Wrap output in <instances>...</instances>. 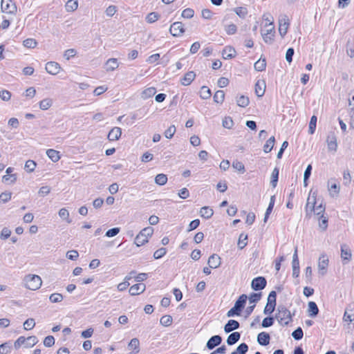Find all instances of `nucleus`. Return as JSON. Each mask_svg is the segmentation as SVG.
Returning <instances> with one entry per match:
<instances>
[{
    "instance_id": "obj_1",
    "label": "nucleus",
    "mask_w": 354,
    "mask_h": 354,
    "mask_svg": "<svg viewBox=\"0 0 354 354\" xmlns=\"http://www.w3.org/2000/svg\"><path fill=\"white\" fill-rule=\"evenodd\" d=\"M316 203V195L315 193H310L307 203L305 207V212L306 216H311L312 214H315L317 216H324V213L325 211V207L320 204L318 206H315Z\"/></svg>"
},
{
    "instance_id": "obj_2",
    "label": "nucleus",
    "mask_w": 354,
    "mask_h": 354,
    "mask_svg": "<svg viewBox=\"0 0 354 354\" xmlns=\"http://www.w3.org/2000/svg\"><path fill=\"white\" fill-rule=\"evenodd\" d=\"M24 286L30 290H37L42 285V280L39 275L28 274L23 279Z\"/></svg>"
},
{
    "instance_id": "obj_3",
    "label": "nucleus",
    "mask_w": 354,
    "mask_h": 354,
    "mask_svg": "<svg viewBox=\"0 0 354 354\" xmlns=\"http://www.w3.org/2000/svg\"><path fill=\"white\" fill-rule=\"evenodd\" d=\"M153 233V229L151 227H147L142 229L136 236L134 243L136 246L140 247L147 243L149 241V238Z\"/></svg>"
},
{
    "instance_id": "obj_4",
    "label": "nucleus",
    "mask_w": 354,
    "mask_h": 354,
    "mask_svg": "<svg viewBox=\"0 0 354 354\" xmlns=\"http://www.w3.org/2000/svg\"><path fill=\"white\" fill-rule=\"evenodd\" d=\"M276 319L281 325L285 326L292 321L290 312L284 306H279Z\"/></svg>"
},
{
    "instance_id": "obj_5",
    "label": "nucleus",
    "mask_w": 354,
    "mask_h": 354,
    "mask_svg": "<svg viewBox=\"0 0 354 354\" xmlns=\"http://www.w3.org/2000/svg\"><path fill=\"white\" fill-rule=\"evenodd\" d=\"M248 297L245 295H241L238 300L235 302V304L233 308H232L227 313V316L228 317H233L234 315H239L241 310L245 306Z\"/></svg>"
},
{
    "instance_id": "obj_6",
    "label": "nucleus",
    "mask_w": 354,
    "mask_h": 354,
    "mask_svg": "<svg viewBox=\"0 0 354 354\" xmlns=\"http://www.w3.org/2000/svg\"><path fill=\"white\" fill-rule=\"evenodd\" d=\"M37 342L38 339L35 336H30L27 338L21 336L15 342L14 347L15 349H19L21 346H24L26 348H30Z\"/></svg>"
},
{
    "instance_id": "obj_7",
    "label": "nucleus",
    "mask_w": 354,
    "mask_h": 354,
    "mask_svg": "<svg viewBox=\"0 0 354 354\" xmlns=\"http://www.w3.org/2000/svg\"><path fill=\"white\" fill-rule=\"evenodd\" d=\"M264 30L261 31V36L266 43L271 44L274 37V24H265Z\"/></svg>"
},
{
    "instance_id": "obj_8",
    "label": "nucleus",
    "mask_w": 354,
    "mask_h": 354,
    "mask_svg": "<svg viewBox=\"0 0 354 354\" xmlns=\"http://www.w3.org/2000/svg\"><path fill=\"white\" fill-rule=\"evenodd\" d=\"M1 9L3 12L9 15H15L17 8L12 0H1Z\"/></svg>"
},
{
    "instance_id": "obj_9",
    "label": "nucleus",
    "mask_w": 354,
    "mask_h": 354,
    "mask_svg": "<svg viewBox=\"0 0 354 354\" xmlns=\"http://www.w3.org/2000/svg\"><path fill=\"white\" fill-rule=\"evenodd\" d=\"M289 19L286 15H281L279 19V32L283 37L289 27Z\"/></svg>"
},
{
    "instance_id": "obj_10",
    "label": "nucleus",
    "mask_w": 354,
    "mask_h": 354,
    "mask_svg": "<svg viewBox=\"0 0 354 354\" xmlns=\"http://www.w3.org/2000/svg\"><path fill=\"white\" fill-rule=\"evenodd\" d=\"M326 143L328 149L333 153L337 151V137L334 132H330L326 138Z\"/></svg>"
},
{
    "instance_id": "obj_11",
    "label": "nucleus",
    "mask_w": 354,
    "mask_h": 354,
    "mask_svg": "<svg viewBox=\"0 0 354 354\" xmlns=\"http://www.w3.org/2000/svg\"><path fill=\"white\" fill-rule=\"evenodd\" d=\"M328 266V257L322 254L319 257V261H318V270L319 273L324 276L327 271V267Z\"/></svg>"
},
{
    "instance_id": "obj_12",
    "label": "nucleus",
    "mask_w": 354,
    "mask_h": 354,
    "mask_svg": "<svg viewBox=\"0 0 354 354\" xmlns=\"http://www.w3.org/2000/svg\"><path fill=\"white\" fill-rule=\"evenodd\" d=\"M45 69L50 75H56L62 70V67L57 62H48L46 64Z\"/></svg>"
},
{
    "instance_id": "obj_13",
    "label": "nucleus",
    "mask_w": 354,
    "mask_h": 354,
    "mask_svg": "<svg viewBox=\"0 0 354 354\" xmlns=\"http://www.w3.org/2000/svg\"><path fill=\"white\" fill-rule=\"evenodd\" d=\"M169 31L174 37H179L185 32L183 24L181 22L177 21L171 24Z\"/></svg>"
},
{
    "instance_id": "obj_14",
    "label": "nucleus",
    "mask_w": 354,
    "mask_h": 354,
    "mask_svg": "<svg viewBox=\"0 0 354 354\" xmlns=\"http://www.w3.org/2000/svg\"><path fill=\"white\" fill-rule=\"evenodd\" d=\"M328 189L331 197H337L339 192V186L335 180L330 179L328 181Z\"/></svg>"
},
{
    "instance_id": "obj_15",
    "label": "nucleus",
    "mask_w": 354,
    "mask_h": 354,
    "mask_svg": "<svg viewBox=\"0 0 354 354\" xmlns=\"http://www.w3.org/2000/svg\"><path fill=\"white\" fill-rule=\"evenodd\" d=\"M251 286L254 290H262L266 286V280L263 277H258L252 280Z\"/></svg>"
},
{
    "instance_id": "obj_16",
    "label": "nucleus",
    "mask_w": 354,
    "mask_h": 354,
    "mask_svg": "<svg viewBox=\"0 0 354 354\" xmlns=\"http://www.w3.org/2000/svg\"><path fill=\"white\" fill-rule=\"evenodd\" d=\"M344 321L348 323H351L354 320V305L349 304L344 312Z\"/></svg>"
},
{
    "instance_id": "obj_17",
    "label": "nucleus",
    "mask_w": 354,
    "mask_h": 354,
    "mask_svg": "<svg viewBox=\"0 0 354 354\" xmlns=\"http://www.w3.org/2000/svg\"><path fill=\"white\" fill-rule=\"evenodd\" d=\"M207 264L211 268H217L221 264V259L218 254H213L209 257Z\"/></svg>"
},
{
    "instance_id": "obj_18",
    "label": "nucleus",
    "mask_w": 354,
    "mask_h": 354,
    "mask_svg": "<svg viewBox=\"0 0 354 354\" xmlns=\"http://www.w3.org/2000/svg\"><path fill=\"white\" fill-rule=\"evenodd\" d=\"M146 289V286L144 283H136L133 285L129 288V293L131 295L135 296L142 293Z\"/></svg>"
},
{
    "instance_id": "obj_19",
    "label": "nucleus",
    "mask_w": 354,
    "mask_h": 354,
    "mask_svg": "<svg viewBox=\"0 0 354 354\" xmlns=\"http://www.w3.org/2000/svg\"><path fill=\"white\" fill-rule=\"evenodd\" d=\"M122 135V130L120 127H113L108 134V139L110 141L118 140Z\"/></svg>"
},
{
    "instance_id": "obj_20",
    "label": "nucleus",
    "mask_w": 354,
    "mask_h": 354,
    "mask_svg": "<svg viewBox=\"0 0 354 354\" xmlns=\"http://www.w3.org/2000/svg\"><path fill=\"white\" fill-rule=\"evenodd\" d=\"M119 66V63L116 58L109 59L104 65V68L107 72L113 71Z\"/></svg>"
},
{
    "instance_id": "obj_21",
    "label": "nucleus",
    "mask_w": 354,
    "mask_h": 354,
    "mask_svg": "<svg viewBox=\"0 0 354 354\" xmlns=\"http://www.w3.org/2000/svg\"><path fill=\"white\" fill-rule=\"evenodd\" d=\"M351 251L346 245H342L341 246V257L343 261H345V263H348L351 259Z\"/></svg>"
},
{
    "instance_id": "obj_22",
    "label": "nucleus",
    "mask_w": 354,
    "mask_h": 354,
    "mask_svg": "<svg viewBox=\"0 0 354 354\" xmlns=\"http://www.w3.org/2000/svg\"><path fill=\"white\" fill-rule=\"evenodd\" d=\"M266 90V83L263 80H258L255 84V93L258 97H262Z\"/></svg>"
},
{
    "instance_id": "obj_23",
    "label": "nucleus",
    "mask_w": 354,
    "mask_h": 354,
    "mask_svg": "<svg viewBox=\"0 0 354 354\" xmlns=\"http://www.w3.org/2000/svg\"><path fill=\"white\" fill-rule=\"evenodd\" d=\"M222 338L219 335L212 336L207 342V347L208 349H213L215 346L221 343Z\"/></svg>"
},
{
    "instance_id": "obj_24",
    "label": "nucleus",
    "mask_w": 354,
    "mask_h": 354,
    "mask_svg": "<svg viewBox=\"0 0 354 354\" xmlns=\"http://www.w3.org/2000/svg\"><path fill=\"white\" fill-rule=\"evenodd\" d=\"M239 328V323L234 319H230L224 326V330L226 333H230L231 331L236 330Z\"/></svg>"
},
{
    "instance_id": "obj_25",
    "label": "nucleus",
    "mask_w": 354,
    "mask_h": 354,
    "mask_svg": "<svg viewBox=\"0 0 354 354\" xmlns=\"http://www.w3.org/2000/svg\"><path fill=\"white\" fill-rule=\"evenodd\" d=\"M270 335L266 332H261L258 335L257 342L259 344L266 346L270 342Z\"/></svg>"
},
{
    "instance_id": "obj_26",
    "label": "nucleus",
    "mask_w": 354,
    "mask_h": 354,
    "mask_svg": "<svg viewBox=\"0 0 354 354\" xmlns=\"http://www.w3.org/2000/svg\"><path fill=\"white\" fill-rule=\"evenodd\" d=\"M195 73L193 71L187 73L183 78L181 80V84L184 86L189 85L195 78Z\"/></svg>"
},
{
    "instance_id": "obj_27",
    "label": "nucleus",
    "mask_w": 354,
    "mask_h": 354,
    "mask_svg": "<svg viewBox=\"0 0 354 354\" xmlns=\"http://www.w3.org/2000/svg\"><path fill=\"white\" fill-rule=\"evenodd\" d=\"M156 93V89L154 87H149L144 89L141 93V97L143 100H147L148 98L153 96Z\"/></svg>"
},
{
    "instance_id": "obj_28",
    "label": "nucleus",
    "mask_w": 354,
    "mask_h": 354,
    "mask_svg": "<svg viewBox=\"0 0 354 354\" xmlns=\"http://www.w3.org/2000/svg\"><path fill=\"white\" fill-rule=\"evenodd\" d=\"M53 105V100L47 97L39 102V109L42 111H46L50 109Z\"/></svg>"
},
{
    "instance_id": "obj_29",
    "label": "nucleus",
    "mask_w": 354,
    "mask_h": 354,
    "mask_svg": "<svg viewBox=\"0 0 354 354\" xmlns=\"http://www.w3.org/2000/svg\"><path fill=\"white\" fill-rule=\"evenodd\" d=\"M213 214V209L207 206L203 207L200 210L201 216L206 219L211 218Z\"/></svg>"
},
{
    "instance_id": "obj_30",
    "label": "nucleus",
    "mask_w": 354,
    "mask_h": 354,
    "mask_svg": "<svg viewBox=\"0 0 354 354\" xmlns=\"http://www.w3.org/2000/svg\"><path fill=\"white\" fill-rule=\"evenodd\" d=\"M308 307V312L310 317H315L318 314L319 309L315 302L309 301Z\"/></svg>"
},
{
    "instance_id": "obj_31",
    "label": "nucleus",
    "mask_w": 354,
    "mask_h": 354,
    "mask_svg": "<svg viewBox=\"0 0 354 354\" xmlns=\"http://www.w3.org/2000/svg\"><path fill=\"white\" fill-rule=\"evenodd\" d=\"M46 155L54 162H57L60 159L59 152L55 149H48Z\"/></svg>"
},
{
    "instance_id": "obj_32",
    "label": "nucleus",
    "mask_w": 354,
    "mask_h": 354,
    "mask_svg": "<svg viewBox=\"0 0 354 354\" xmlns=\"http://www.w3.org/2000/svg\"><path fill=\"white\" fill-rule=\"evenodd\" d=\"M67 12H73L78 8V1L77 0H68L65 6Z\"/></svg>"
},
{
    "instance_id": "obj_33",
    "label": "nucleus",
    "mask_w": 354,
    "mask_h": 354,
    "mask_svg": "<svg viewBox=\"0 0 354 354\" xmlns=\"http://www.w3.org/2000/svg\"><path fill=\"white\" fill-rule=\"evenodd\" d=\"M140 342L138 338H133L129 343V348L133 351V354H136L140 351Z\"/></svg>"
},
{
    "instance_id": "obj_34",
    "label": "nucleus",
    "mask_w": 354,
    "mask_h": 354,
    "mask_svg": "<svg viewBox=\"0 0 354 354\" xmlns=\"http://www.w3.org/2000/svg\"><path fill=\"white\" fill-rule=\"evenodd\" d=\"M241 337V335L238 332H234L230 334L227 339V343L228 345H233L236 342H237Z\"/></svg>"
},
{
    "instance_id": "obj_35",
    "label": "nucleus",
    "mask_w": 354,
    "mask_h": 354,
    "mask_svg": "<svg viewBox=\"0 0 354 354\" xmlns=\"http://www.w3.org/2000/svg\"><path fill=\"white\" fill-rule=\"evenodd\" d=\"M250 100L248 97L245 95H240L236 97V104L239 106L246 107L249 104Z\"/></svg>"
},
{
    "instance_id": "obj_36",
    "label": "nucleus",
    "mask_w": 354,
    "mask_h": 354,
    "mask_svg": "<svg viewBox=\"0 0 354 354\" xmlns=\"http://www.w3.org/2000/svg\"><path fill=\"white\" fill-rule=\"evenodd\" d=\"M275 142V138L274 136L270 137L266 142L263 146V151L265 153H268L271 151L272 149Z\"/></svg>"
},
{
    "instance_id": "obj_37",
    "label": "nucleus",
    "mask_w": 354,
    "mask_h": 354,
    "mask_svg": "<svg viewBox=\"0 0 354 354\" xmlns=\"http://www.w3.org/2000/svg\"><path fill=\"white\" fill-rule=\"evenodd\" d=\"M17 179V175L16 174L4 175L2 177V181L7 184H14Z\"/></svg>"
},
{
    "instance_id": "obj_38",
    "label": "nucleus",
    "mask_w": 354,
    "mask_h": 354,
    "mask_svg": "<svg viewBox=\"0 0 354 354\" xmlns=\"http://www.w3.org/2000/svg\"><path fill=\"white\" fill-rule=\"evenodd\" d=\"M223 56L224 59L232 58L235 56V50L230 46H227L223 50Z\"/></svg>"
},
{
    "instance_id": "obj_39",
    "label": "nucleus",
    "mask_w": 354,
    "mask_h": 354,
    "mask_svg": "<svg viewBox=\"0 0 354 354\" xmlns=\"http://www.w3.org/2000/svg\"><path fill=\"white\" fill-rule=\"evenodd\" d=\"M266 66V62L265 59H259L254 63V69L257 71H263L265 70Z\"/></svg>"
},
{
    "instance_id": "obj_40",
    "label": "nucleus",
    "mask_w": 354,
    "mask_h": 354,
    "mask_svg": "<svg viewBox=\"0 0 354 354\" xmlns=\"http://www.w3.org/2000/svg\"><path fill=\"white\" fill-rule=\"evenodd\" d=\"M214 101L216 103L221 104L223 103L225 98V93L223 91L219 90L217 91L214 95Z\"/></svg>"
},
{
    "instance_id": "obj_41",
    "label": "nucleus",
    "mask_w": 354,
    "mask_h": 354,
    "mask_svg": "<svg viewBox=\"0 0 354 354\" xmlns=\"http://www.w3.org/2000/svg\"><path fill=\"white\" fill-rule=\"evenodd\" d=\"M167 182V176L164 174H159L155 177V183L159 185H164Z\"/></svg>"
},
{
    "instance_id": "obj_42",
    "label": "nucleus",
    "mask_w": 354,
    "mask_h": 354,
    "mask_svg": "<svg viewBox=\"0 0 354 354\" xmlns=\"http://www.w3.org/2000/svg\"><path fill=\"white\" fill-rule=\"evenodd\" d=\"M248 350V346L245 343H242L231 354H245Z\"/></svg>"
},
{
    "instance_id": "obj_43",
    "label": "nucleus",
    "mask_w": 354,
    "mask_h": 354,
    "mask_svg": "<svg viewBox=\"0 0 354 354\" xmlns=\"http://www.w3.org/2000/svg\"><path fill=\"white\" fill-rule=\"evenodd\" d=\"M37 166L34 160H28L26 162L24 169L29 173L34 171Z\"/></svg>"
},
{
    "instance_id": "obj_44",
    "label": "nucleus",
    "mask_w": 354,
    "mask_h": 354,
    "mask_svg": "<svg viewBox=\"0 0 354 354\" xmlns=\"http://www.w3.org/2000/svg\"><path fill=\"white\" fill-rule=\"evenodd\" d=\"M58 214L61 218L66 221L67 223H70L71 221L69 219V212L66 208H61L59 210Z\"/></svg>"
},
{
    "instance_id": "obj_45",
    "label": "nucleus",
    "mask_w": 354,
    "mask_h": 354,
    "mask_svg": "<svg viewBox=\"0 0 354 354\" xmlns=\"http://www.w3.org/2000/svg\"><path fill=\"white\" fill-rule=\"evenodd\" d=\"M278 176H279V169L277 168H274L272 171V175H271V181L270 184L273 187H275L277 184L278 181Z\"/></svg>"
},
{
    "instance_id": "obj_46",
    "label": "nucleus",
    "mask_w": 354,
    "mask_h": 354,
    "mask_svg": "<svg viewBox=\"0 0 354 354\" xmlns=\"http://www.w3.org/2000/svg\"><path fill=\"white\" fill-rule=\"evenodd\" d=\"M235 13L241 18H245L248 15V10L245 7H237L234 9Z\"/></svg>"
},
{
    "instance_id": "obj_47",
    "label": "nucleus",
    "mask_w": 354,
    "mask_h": 354,
    "mask_svg": "<svg viewBox=\"0 0 354 354\" xmlns=\"http://www.w3.org/2000/svg\"><path fill=\"white\" fill-rule=\"evenodd\" d=\"M200 96L203 99H208L211 96L210 89L207 86H202L200 91Z\"/></svg>"
},
{
    "instance_id": "obj_48",
    "label": "nucleus",
    "mask_w": 354,
    "mask_h": 354,
    "mask_svg": "<svg viewBox=\"0 0 354 354\" xmlns=\"http://www.w3.org/2000/svg\"><path fill=\"white\" fill-rule=\"evenodd\" d=\"M51 192V187L48 185H44L39 188L38 194L39 196H46L48 195Z\"/></svg>"
},
{
    "instance_id": "obj_49",
    "label": "nucleus",
    "mask_w": 354,
    "mask_h": 354,
    "mask_svg": "<svg viewBox=\"0 0 354 354\" xmlns=\"http://www.w3.org/2000/svg\"><path fill=\"white\" fill-rule=\"evenodd\" d=\"M248 236L244 234H241L239 238L238 247L243 249L247 245Z\"/></svg>"
},
{
    "instance_id": "obj_50",
    "label": "nucleus",
    "mask_w": 354,
    "mask_h": 354,
    "mask_svg": "<svg viewBox=\"0 0 354 354\" xmlns=\"http://www.w3.org/2000/svg\"><path fill=\"white\" fill-rule=\"evenodd\" d=\"M232 167L241 174H243L245 171L244 165L239 160H235L232 162Z\"/></svg>"
},
{
    "instance_id": "obj_51",
    "label": "nucleus",
    "mask_w": 354,
    "mask_h": 354,
    "mask_svg": "<svg viewBox=\"0 0 354 354\" xmlns=\"http://www.w3.org/2000/svg\"><path fill=\"white\" fill-rule=\"evenodd\" d=\"M63 296L60 293H53L49 297V300L52 303H59L63 300Z\"/></svg>"
},
{
    "instance_id": "obj_52",
    "label": "nucleus",
    "mask_w": 354,
    "mask_h": 354,
    "mask_svg": "<svg viewBox=\"0 0 354 354\" xmlns=\"http://www.w3.org/2000/svg\"><path fill=\"white\" fill-rule=\"evenodd\" d=\"M35 326V319L32 318H29L26 319L24 323V328L26 330H29L32 329Z\"/></svg>"
},
{
    "instance_id": "obj_53",
    "label": "nucleus",
    "mask_w": 354,
    "mask_h": 354,
    "mask_svg": "<svg viewBox=\"0 0 354 354\" xmlns=\"http://www.w3.org/2000/svg\"><path fill=\"white\" fill-rule=\"evenodd\" d=\"M160 322L164 326H169L172 323V317L170 315H164L160 318Z\"/></svg>"
},
{
    "instance_id": "obj_54",
    "label": "nucleus",
    "mask_w": 354,
    "mask_h": 354,
    "mask_svg": "<svg viewBox=\"0 0 354 354\" xmlns=\"http://www.w3.org/2000/svg\"><path fill=\"white\" fill-rule=\"evenodd\" d=\"M176 127L174 125H171L167 129L165 130L164 135L167 138L171 139L176 133Z\"/></svg>"
},
{
    "instance_id": "obj_55",
    "label": "nucleus",
    "mask_w": 354,
    "mask_h": 354,
    "mask_svg": "<svg viewBox=\"0 0 354 354\" xmlns=\"http://www.w3.org/2000/svg\"><path fill=\"white\" fill-rule=\"evenodd\" d=\"M37 41L32 38L26 39L24 41L23 44L26 48H34L37 46Z\"/></svg>"
},
{
    "instance_id": "obj_56",
    "label": "nucleus",
    "mask_w": 354,
    "mask_h": 354,
    "mask_svg": "<svg viewBox=\"0 0 354 354\" xmlns=\"http://www.w3.org/2000/svg\"><path fill=\"white\" fill-rule=\"evenodd\" d=\"M225 30L228 35H234L237 30L236 26L234 24H230L225 26Z\"/></svg>"
},
{
    "instance_id": "obj_57",
    "label": "nucleus",
    "mask_w": 354,
    "mask_h": 354,
    "mask_svg": "<svg viewBox=\"0 0 354 354\" xmlns=\"http://www.w3.org/2000/svg\"><path fill=\"white\" fill-rule=\"evenodd\" d=\"M317 117L313 115L309 123V133L313 134L316 128Z\"/></svg>"
},
{
    "instance_id": "obj_58",
    "label": "nucleus",
    "mask_w": 354,
    "mask_h": 354,
    "mask_svg": "<svg viewBox=\"0 0 354 354\" xmlns=\"http://www.w3.org/2000/svg\"><path fill=\"white\" fill-rule=\"evenodd\" d=\"M222 124H223V127L224 128L230 129L233 127L234 122H233L232 119L230 117H225L223 120Z\"/></svg>"
},
{
    "instance_id": "obj_59",
    "label": "nucleus",
    "mask_w": 354,
    "mask_h": 354,
    "mask_svg": "<svg viewBox=\"0 0 354 354\" xmlns=\"http://www.w3.org/2000/svg\"><path fill=\"white\" fill-rule=\"evenodd\" d=\"M79 257V253L77 250H69L66 252V257L72 261H75Z\"/></svg>"
},
{
    "instance_id": "obj_60",
    "label": "nucleus",
    "mask_w": 354,
    "mask_h": 354,
    "mask_svg": "<svg viewBox=\"0 0 354 354\" xmlns=\"http://www.w3.org/2000/svg\"><path fill=\"white\" fill-rule=\"evenodd\" d=\"M167 252V250L166 248H161L157 250H156L153 253V257L154 259H160L161 257H162L164 255H165Z\"/></svg>"
},
{
    "instance_id": "obj_61",
    "label": "nucleus",
    "mask_w": 354,
    "mask_h": 354,
    "mask_svg": "<svg viewBox=\"0 0 354 354\" xmlns=\"http://www.w3.org/2000/svg\"><path fill=\"white\" fill-rule=\"evenodd\" d=\"M12 193L10 192H3L0 195V201L2 203H6L11 199Z\"/></svg>"
},
{
    "instance_id": "obj_62",
    "label": "nucleus",
    "mask_w": 354,
    "mask_h": 354,
    "mask_svg": "<svg viewBox=\"0 0 354 354\" xmlns=\"http://www.w3.org/2000/svg\"><path fill=\"white\" fill-rule=\"evenodd\" d=\"M11 346L8 343L0 345V354H8L10 352Z\"/></svg>"
},
{
    "instance_id": "obj_63",
    "label": "nucleus",
    "mask_w": 354,
    "mask_h": 354,
    "mask_svg": "<svg viewBox=\"0 0 354 354\" xmlns=\"http://www.w3.org/2000/svg\"><path fill=\"white\" fill-rule=\"evenodd\" d=\"M303 330L301 328H297L293 333H292V336L296 340H299L303 337Z\"/></svg>"
},
{
    "instance_id": "obj_64",
    "label": "nucleus",
    "mask_w": 354,
    "mask_h": 354,
    "mask_svg": "<svg viewBox=\"0 0 354 354\" xmlns=\"http://www.w3.org/2000/svg\"><path fill=\"white\" fill-rule=\"evenodd\" d=\"M158 19V15L156 12H151L146 17V20L149 24L155 22Z\"/></svg>"
}]
</instances>
